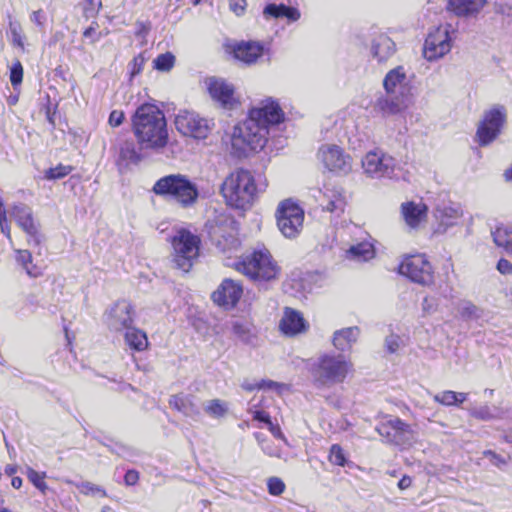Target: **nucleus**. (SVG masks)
<instances>
[{
  "instance_id": "1",
  "label": "nucleus",
  "mask_w": 512,
  "mask_h": 512,
  "mask_svg": "<svg viewBox=\"0 0 512 512\" xmlns=\"http://www.w3.org/2000/svg\"><path fill=\"white\" fill-rule=\"evenodd\" d=\"M284 112L273 98H266L253 107L248 118L236 125L231 135V147L238 157L250 151H259L267 142L269 126L281 123Z\"/></svg>"
},
{
  "instance_id": "2",
  "label": "nucleus",
  "mask_w": 512,
  "mask_h": 512,
  "mask_svg": "<svg viewBox=\"0 0 512 512\" xmlns=\"http://www.w3.org/2000/svg\"><path fill=\"white\" fill-rule=\"evenodd\" d=\"M133 131L142 148L159 150L168 142L167 123L163 112L153 104L139 106L133 116Z\"/></svg>"
},
{
  "instance_id": "3",
  "label": "nucleus",
  "mask_w": 512,
  "mask_h": 512,
  "mask_svg": "<svg viewBox=\"0 0 512 512\" xmlns=\"http://www.w3.org/2000/svg\"><path fill=\"white\" fill-rule=\"evenodd\" d=\"M257 187L252 174L243 169L229 174L221 186V194L226 203L234 208L249 207L256 196Z\"/></svg>"
},
{
  "instance_id": "4",
  "label": "nucleus",
  "mask_w": 512,
  "mask_h": 512,
  "mask_svg": "<svg viewBox=\"0 0 512 512\" xmlns=\"http://www.w3.org/2000/svg\"><path fill=\"white\" fill-rule=\"evenodd\" d=\"M153 192L175 201L183 208L193 206L199 197L196 184L182 174H170L160 178L154 184Z\"/></svg>"
},
{
  "instance_id": "5",
  "label": "nucleus",
  "mask_w": 512,
  "mask_h": 512,
  "mask_svg": "<svg viewBox=\"0 0 512 512\" xmlns=\"http://www.w3.org/2000/svg\"><path fill=\"white\" fill-rule=\"evenodd\" d=\"M226 265L254 281H270L276 279L280 273V267L265 248L254 250L240 260Z\"/></svg>"
},
{
  "instance_id": "6",
  "label": "nucleus",
  "mask_w": 512,
  "mask_h": 512,
  "mask_svg": "<svg viewBox=\"0 0 512 512\" xmlns=\"http://www.w3.org/2000/svg\"><path fill=\"white\" fill-rule=\"evenodd\" d=\"M352 364L343 355L322 354L310 366V372L321 386L342 383L347 377Z\"/></svg>"
},
{
  "instance_id": "7",
  "label": "nucleus",
  "mask_w": 512,
  "mask_h": 512,
  "mask_svg": "<svg viewBox=\"0 0 512 512\" xmlns=\"http://www.w3.org/2000/svg\"><path fill=\"white\" fill-rule=\"evenodd\" d=\"M206 229L211 240L223 252L238 248L240 242L237 238V223L229 214L216 212L208 219Z\"/></svg>"
},
{
  "instance_id": "8",
  "label": "nucleus",
  "mask_w": 512,
  "mask_h": 512,
  "mask_svg": "<svg viewBox=\"0 0 512 512\" xmlns=\"http://www.w3.org/2000/svg\"><path fill=\"white\" fill-rule=\"evenodd\" d=\"M200 239L188 230L180 229L172 237L173 261L184 272H188L199 254Z\"/></svg>"
},
{
  "instance_id": "9",
  "label": "nucleus",
  "mask_w": 512,
  "mask_h": 512,
  "mask_svg": "<svg viewBox=\"0 0 512 512\" xmlns=\"http://www.w3.org/2000/svg\"><path fill=\"white\" fill-rule=\"evenodd\" d=\"M275 217L277 227L286 238H295L303 228L304 210L292 199L279 203Z\"/></svg>"
},
{
  "instance_id": "10",
  "label": "nucleus",
  "mask_w": 512,
  "mask_h": 512,
  "mask_svg": "<svg viewBox=\"0 0 512 512\" xmlns=\"http://www.w3.org/2000/svg\"><path fill=\"white\" fill-rule=\"evenodd\" d=\"M455 30L450 24H441L430 30L428 33L424 48L423 55L428 61H436L446 54L452 48V36Z\"/></svg>"
},
{
  "instance_id": "11",
  "label": "nucleus",
  "mask_w": 512,
  "mask_h": 512,
  "mask_svg": "<svg viewBox=\"0 0 512 512\" xmlns=\"http://www.w3.org/2000/svg\"><path fill=\"white\" fill-rule=\"evenodd\" d=\"M175 126L182 135L203 140L211 133L214 122L200 116L197 112L180 110L175 117Z\"/></svg>"
},
{
  "instance_id": "12",
  "label": "nucleus",
  "mask_w": 512,
  "mask_h": 512,
  "mask_svg": "<svg viewBox=\"0 0 512 512\" xmlns=\"http://www.w3.org/2000/svg\"><path fill=\"white\" fill-rule=\"evenodd\" d=\"M362 167L365 174L372 178H397L399 167L392 156L380 150L370 151L362 159Z\"/></svg>"
},
{
  "instance_id": "13",
  "label": "nucleus",
  "mask_w": 512,
  "mask_h": 512,
  "mask_svg": "<svg viewBox=\"0 0 512 512\" xmlns=\"http://www.w3.org/2000/svg\"><path fill=\"white\" fill-rule=\"evenodd\" d=\"M376 430L388 443L402 448H409L417 441V433L399 418L381 422Z\"/></svg>"
},
{
  "instance_id": "14",
  "label": "nucleus",
  "mask_w": 512,
  "mask_h": 512,
  "mask_svg": "<svg viewBox=\"0 0 512 512\" xmlns=\"http://www.w3.org/2000/svg\"><path fill=\"white\" fill-rule=\"evenodd\" d=\"M317 159L330 172L346 175L352 170V158L342 147L325 143L317 151Z\"/></svg>"
},
{
  "instance_id": "15",
  "label": "nucleus",
  "mask_w": 512,
  "mask_h": 512,
  "mask_svg": "<svg viewBox=\"0 0 512 512\" xmlns=\"http://www.w3.org/2000/svg\"><path fill=\"white\" fill-rule=\"evenodd\" d=\"M399 273L420 285L433 283V269L424 254L404 257L399 265Z\"/></svg>"
},
{
  "instance_id": "16",
  "label": "nucleus",
  "mask_w": 512,
  "mask_h": 512,
  "mask_svg": "<svg viewBox=\"0 0 512 512\" xmlns=\"http://www.w3.org/2000/svg\"><path fill=\"white\" fill-rule=\"evenodd\" d=\"M505 119L506 111L504 107L497 106L486 112L477 130L479 143L486 145L492 142L499 134Z\"/></svg>"
},
{
  "instance_id": "17",
  "label": "nucleus",
  "mask_w": 512,
  "mask_h": 512,
  "mask_svg": "<svg viewBox=\"0 0 512 512\" xmlns=\"http://www.w3.org/2000/svg\"><path fill=\"white\" fill-rule=\"evenodd\" d=\"M133 314L132 305L126 300H120L106 311L105 321L111 330L122 331L132 326Z\"/></svg>"
},
{
  "instance_id": "18",
  "label": "nucleus",
  "mask_w": 512,
  "mask_h": 512,
  "mask_svg": "<svg viewBox=\"0 0 512 512\" xmlns=\"http://www.w3.org/2000/svg\"><path fill=\"white\" fill-rule=\"evenodd\" d=\"M10 215L18 226L30 237L28 243L39 246L42 242V237L34 221L31 208L25 204H17L12 207Z\"/></svg>"
},
{
  "instance_id": "19",
  "label": "nucleus",
  "mask_w": 512,
  "mask_h": 512,
  "mask_svg": "<svg viewBox=\"0 0 512 512\" xmlns=\"http://www.w3.org/2000/svg\"><path fill=\"white\" fill-rule=\"evenodd\" d=\"M413 105V96L386 93L377 98L374 108L384 117L402 114Z\"/></svg>"
},
{
  "instance_id": "20",
  "label": "nucleus",
  "mask_w": 512,
  "mask_h": 512,
  "mask_svg": "<svg viewBox=\"0 0 512 512\" xmlns=\"http://www.w3.org/2000/svg\"><path fill=\"white\" fill-rule=\"evenodd\" d=\"M383 87L386 93L413 96L411 93L412 87L402 66H398L386 74Z\"/></svg>"
},
{
  "instance_id": "21",
  "label": "nucleus",
  "mask_w": 512,
  "mask_h": 512,
  "mask_svg": "<svg viewBox=\"0 0 512 512\" xmlns=\"http://www.w3.org/2000/svg\"><path fill=\"white\" fill-rule=\"evenodd\" d=\"M279 329L286 336H296L306 332L308 323L301 312L286 307L279 321Z\"/></svg>"
},
{
  "instance_id": "22",
  "label": "nucleus",
  "mask_w": 512,
  "mask_h": 512,
  "mask_svg": "<svg viewBox=\"0 0 512 512\" xmlns=\"http://www.w3.org/2000/svg\"><path fill=\"white\" fill-rule=\"evenodd\" d=\"M243 294L240 283L225 279L212 295L214 302L225 307H234Z\"/></svg>"
},
{
  "instance_id": "23",
  "label": "nucleus",
  "mask_w": 512,
  "mask_h": 512,
  "mask_svg": "<svg viewBox=\"0 0 512 512\" xmlns=\"http://www.w3.org/2000/svg\"><path fill=\"white\" fill-rule=\"evenodd\" d=\"M210 96L225 108H232L236 103L234 87L223 79L210 78L207 80Z\"/></svg>"
},
{
  "instance_id": "24",
  "label": "nucleus",
  "mask_w": 512,
  "mask_h": 512,
  "mask_svg": "<svg viewBox=\"0 0 512 512\" xmlns=\"http://www.w3.org/2000/svg\"><path fill=\"white\" fill-rule=\"evenodd\" d=\"M346 203V196L342 188L336 186L324 187L320 199L323 210L339 216L344 212Z\"/></svg>"
},
{
  "instance_id": "25",
  "label": "nucleus",
  "mask_w": 512,
  "mask_h": 512,
  "mask_svg": "<svg viewBox=\"0 0 512 512\" xmlns=\"http://www.w3.org/2000/svg\"><path fill=\"white\" fill-rule=\"evenodd\" d=\"M428 207L422 201H407L401 204V215L411 229H418L427 220Z\"/></svg>"
},
{
  "instance_id": "26",
  "label": "nucleus",
  "mask_w": 512,
  "mask_h": 512,
  "mask_svg": "<svg viewBox=\"0 0 512 512\" xmlns=\"http://www.w3.org/2000/svg\"><path fill=\"white\" fill-rule=\"evenodd\" d=\"M434 216L437 220L434 232L444 234L450 227L458 224V221L463 216V211L459 205H446L438 207Z\"/></svg>"
},
{
  "instance_id": "27",
  "label": "nucleus",
  "mask_w": 512,
  "mask_h": 512,
  "mask_svg": "<svg viewBox=\"0 0 512 512\" xmlns=\"http://www.w3.org/2000/svg\"><path fill=\"white\" fill-rule=\"evenodd\" d=\"M371 54L379 63L386 62L396 51L394 41L384 33H376L371 40Z\"/></svg>"
},
{
  "instance_id": "28",
  "label": "nucleus",
  "mask_w": 512,
  "mask_h": 512,
  "mask_svg": "<svg viewBox=\"0 0 512 512\" xmlns=\"http://www.w3.org/2000/svg\"><path fill=\"white\" fill-rule=\"evenodd\" d=\"M233 53L236 59L253 64L265 53V47L260 42L243 41L235 45Z\"/></svg>"
},
{
  "instance_id": "29",
  "label": "nucleus",
  "mask_w": 512,
  "mask_h": 512,
  "mask_svg": "<svg viewBox=\"0 0 512 512\" xmlns=\"http://www.w3.org/2000/svg\"><path fill=\"white\" fill-rule=\"evenodd\" d=\"M487 4V0H448L447 9L457 16H476Z\"/></svg>"
},
{
  "instance_id": "30",
  "label": "nucleus",
  "mask_w": 512,
  "mask_h": 512,
  "mask_svg": "<svg viewBox=\"0 0 512 512\" xmlns=\"http://www.w3.org/2000/svg\"><path fill=\"white\" fill-rule=\"evenodd\" d=\"M169 404L187 417L195 418L200 415V409L191 395H173L169 400Z\"/></svg>"
},
{
  "instance_id": "31",
  "label": "nucleus",
  "mask_w": 512,
  "mask_h": 512,
  "mask_svg": "<svg viewBox=\"0 0 512 512\" xmlns=\"http://www.w3.org/2000/svg\"><path fill=\"white\" fill-rule=\"evenodd\" d=\"M374 256L375 249L369 241H362L351 245L345 251V258L355 262H366L373 259Z\"/></svg>"
},
{
  "instance_id": "32",
  "label": "nucleus",
  "mask_w": 512,
  "mask_h": 512,
  "mask_svg": "<svg viewBox=\"0 0 512 512\" xmlns=\"http://www.w3.org/2000/svg\"><path fill=\"white\" fill-rule=\"evenodd\" d=\"M360 334L358 327H348L338 330L333 336V345L340 351H346L357 341Z\"/></svg>"
},
{
  "instance_id": "33",
  "label": "nucleus",
  "mask_w": 512,
  "mask_h": 512,
  "mask_svg": "<svg viewBox=\"0 0 512 512\" xmlns=\"http://www.w3.org/2000/svg\"><path fill=\"white\" fill-rule=\"evenodd\" d=\"M15 254V260L17 264L21 266V268L29 277L38 278L42 276V268L34 263L33 256L29 250L16 249Z\"/></svg>"
},
{
  "instance_id": "34",
  "label": "nucleus",
  "mask_w": 512,
  "mask_h": 512,
  "mask_svg": "<svg viewBox=\"0 0 512 512\" xmlns=\"http://www.w3.org/2000/svg\"><path fill=\"white\" fill-rule=\"evenodd\" d=\"M263 15L266 19L285 17L291 22L297 21L301 16L298 9L284 4H268L263 10Z\"/></svg>"
},
{
  "instance_id": "35",
  "label": "nucleus",
  "mask_w": 512,
  "mask_h": 512,
  "mask_svg": "<svg viewBox=\"0 0 512 512\" xmlns=\"http://www.w3.org/2000/svg\"><path fill=\"white\" fill-rule=\"evenodd\" d=\"M124 339L126 345L133 351L142 352L149 346L146 333L133 326L126 329Z\"/></svg>"
},
{
  "instance_id": "36",
  "label": "nucleus",
  "mask_w": 512,
  "mask_h": 512,
  "mask_svg": "<svg viewBox=\"0 0 512 512\" xmlns=\"http://www.w3.org/2000/svg\"><path fill=\"white\" fill-rule=\"evenodd\" d=\"M141 160L140 154L137 152L135 144L132 141L124 142L119 151V163L137 164Z\"/></svg>"
},
{
  "instance_id": "37",
  "label": "nucleus",
  "mask_w": 512,
  "mask_h": 512,
  "mask_svg": "<svg viewBox=\"0 0 512 512\" xmlns=\"http://www.w3.org/2000/svg\"><path fill=\"white\" fill-rule=\"evenodd\" d=\"M231 329L234 335L244 343H250L253 338L252 325L248 321L234 320L231 323Z\"/></svg>"
},
{
  "instance_id": "38",
  "label": "nucleus",
  "mask_w": 512,
  "mask_h": 512,
  "mask_svg": "<svg viewBox=\"0 0 512 512\" xmlns=\"http://www.w3.org/2000/svg\"><path fill=\"white\" fill-rule=\"evenodd\" d=\"M494 243L506 252L512 253V231L506 227H498L492 232Z\"/></svg>"
},
{
  "instance_id": "39",
  "label": "nucleus",
  "mask_w": 512,
  "mask_h": 512,
  "mask_svg": "<svg viewBox=\"0 0 512 512\" xmlns=\"http://www.w3.org/2000/svg\"><path fill=\"white\" fill-rule=\"evenodd\" d=\"M433 398L437 403L445 406H452L463 403L467 398V394L448 390L437 393Z\"/></svg>"
},
{
  "instance_id": "40",
  "label": "nucleus",
  "mask_w": 512,
  "mask_h": 512,
  "mask_svg": "<svg viewBox=\"0 0 512 512\" xmlns=\"http://www.w3.org/2000/svg\"><path fill=\"white\" fill-rule=\"evenodd\" d=\"M65 482L67 484H72L74 485L81 493L85 494V495H93V496H100V497H106L107 494H106V491L98 486V485H95L91 482H80V483H75L71 480H65Z\"/></svg>"
},
{
  "instance_id": "41",
  "label": "nucleus",
  "mask_w": 512,
  "mask_h": 512,
  "mask_svg": "<svg viewBox=\"0 0 512 512\" xmlns=\"http://www.w3.org/2000/svg\"><path fill=\"white\" fill-rule=\"evenodd\" d=\"M205 412L215 418L224 416L228 411L227 404L219 399L209 400L204 404Z\"/></svg>"
},
{
  "instance_id": "42",
  "label": "nucleus",
  "mask_w": 512,
  "mask_h": 512,
  "mask_svg": "<svg viewBox=\"0 0 512 512\" xmlns=\"http://www.w3.org/2000/svg\"><path fill=\"white\" fill-rule=\"evenodd\" d=\"M459 311L465 320H477L483 316V310L471 302L462 303Z\"/></svg>"
},
{
  "instance_id": "43",
  "label": "nucleus",
  "mask_w": 512,
  "mask_h": 512,
  "mask_svg": "<svg viewBox=\"0 0 512 512\" xmlns=\"http://www.w3.org/2000/svg\"><path fill=\"white\" fill-rule=\"evenodd\" d=\"M175 62V57L171 53H164L160 54L155 60H154V68L159 71H169L173 66Z\"/></svg>"
},
{
  "instance_id": "44",
  "label": "nucleus",
  "mask_w": 512,
  "mask_h": 512,
  "mask_svg": "<svg viewBox=\"0 0 512 512\" xmlns=\"http://www.w3.org/2000/svg\"><path fill=\"white\" fill-rule=\"evenodd\" d=\"M45 476L46 474L44 472L40 473L32 468H27V478L42 493H45L48 488L44 481Z\"/></svg>"
},
{
  "instance_id": "45",
  "label": "nucleus",
  "mask_w": 512,
  "mask_h": 512,
  "mask_svg": "<svg viewBox=\"0 0 512 512\" xmlns=\"http://www.w3.org/2000/svg\"><path fill=\"white\" fill-rule=\"evenodd\" d=\"M98 29V23L92 22L91 25L84 30L83 37L88 39L90 44H95L103 37V32L99 31Z\"/></svg>"
},
{
  "instance_id": "46",
  "label": "nucleus",
  "mask_w": 512,
  "mask_h": 512,
  "mask_svg": "<svg viewBox=\"0 0 512 512\" xmlns=\"http://www.w3.org/2000/svg\"><path fill=\"white\" fill-rule=\"evenodd\" d=\"M147 59L148 58L145 56V53H140L133 58L129 64L131 77H134L142 72Z\"/></svg>"
},
{
  "instance_id": "47",
  "label": "nucleus",
  "mask_w": 512,
  "mask_h": 512,
  "mask_svg": "<svg viewBox=\"0 0 512 512\" xmlns=\"http://www.w3.org/2000/svg\"><path fill=\"white\" fill-rule=\"evenodd\" d=\"M257 439L259 441V444L261 445L262 451L266 455H268L270 457H277V458L282 457L281 449L278 446H276L273 442L261 440L258 435H257Z\"/></svg>"
},
{
  "instance_id": "48",
  "label": "nucleus",
  "mask_w": 512,
  "mask_h": 512,
  "mask_svg": "<svg viewBox=\"0 0 512 512\" xmlns=\"http://www.w3.org/2000/svg\"><path fill=\"white\" fill-rule=\"evenodd\" d=\"M72 171L70 166L58 165L55 168H50L46 171L45 177L50 180L61 179L67 176Z\"/></svg>"
},
{
  "instance_id": "49",
  "label": "nucleus",
  "mask_w": 512,
  "mask_h": 512,
  "mask_svg": "<svg viewBox=\"0 0 512 512\" xmlns=\"http://www.w3.org/2000/svg\"><path fill=\"white\" fill-rule=\"evenodd\" d=\"M268 492L273 496L281 495L285 490V483L278 477H270L267 480Z\"/></svg>"
},
{
  "instance_id": "50",
  "label": "nucleus",
  "mask_w": 512,
  "mask_h": 512,
  "mask_svg": "<svg viewBox=\"0 0 512 512\" xmlns=\"http://www.w3.org/2000/svg\"><path fill=\"white\" fill-rule=\"evenodd\" d=\"M23 79V67L19 60H16L10 68V81L13 87L21 84Z\"/></svg>"
},
{
  "instance_id": "51",
  "label": "nucleus",
  "mask_w": 512,
  "mask_h": 512,
  "mask_svg": "<svg viewBox=\"0 0 512 512\" xmlns=\"http://www.w3.org/2000/svg\"><path fill=\"white\" fill-rule=\"evenodd\" d=\"M329 460L331 463L338 465V466L345 465L346 459L344 456V452L339 445L334 444L331 446Z\"/></svg>"
},
{
  "instance_id": "52",
  "label": "nucleus",
  "mask_w": 512,
  "mask_h": 512,
  "mask_svg": "<svg viewBox=\"0 0 512 512\" xmlns=\"http://www.w3.org/2000/svg\"><path fill=\"white\" fill-rule=\"evenodd\" d=\"M402 345V339L398 335L391 334L385 339V346L390 353H395Z\"/></svg>"
},
{
  "instance_id": "53",
  "label": "nucleus",
  "mask_w": 512,
  "mask_h": 512,
  "mask_svg": "<svg viewBox=\"0 0 512 512\" xmlns=\"http://www.w3.org/2000/svg\"><path fill=\"white\" fill-rule=\"evenodd\" d=\"M495 9H496V12L510 17V16H512V1L511 0H497L495 2Z\"/></svg>"
},
{
  "instance_id": "54",
  "label": "nucleus",
  "mask_w": 512,
  "mask_h": 512,
  "mask_svg": "<svg viewBox=\"0 0 512 512\" xmlns=\"http://www.w3.org/2000/svg\"><path fill=\"white\" fill-rule=\"evenodd\" d=\"M0 228L3 234L11 240V231H10V225L7 221L6 211L3 208L2 202H0Z\"/></svg>"
},
{
  "instance_id": "55",
  "label": "nucleus",
  "mask_w": 512,
  "mask_h": 512,
  "mask_svg": "<svg viewBox=\"0 0 512 512\" xmlns=\"http://www.w3.org/2000/svg\"><path fill=\"white\" fill-rule=\"evenodd\" d=\"M84 11L85 15L87 17L93 16L96 14L100 7H101V1L98 0H84Z\"/></svg>"
},
{
  "instance_id": "56",
  "label": "nucleus",
  "mask_w": 512,
  "mask_h": 512,
  "mask_svg": "<svg viewBox=\"0 0 512 512\" xmlns=\"http://www.w3.org/2000/svg\"><path fill=\"white\" fill-rule=\"evenodd\" d=\"M124 118L125 115L123 111L113 110L109 115L108 123L111 127H118L123 123Z\"/></svg>"
},
{
  "instance_id": "57",
  "label": "nucleus",
  "mask_w": 512,
  "mask_h": 512,
  "mask_svg": "<svg viewBox=\"0 0 512 512\" xmlns=\"http://www.w3.org/2000/svg\"><path fill=\"white\" fill-rule=\"evenodd\" d=\"M10 31L12 34V41H13L14 45H17L18 47L23 48L24 43H23V37L20 32V26L11 23Z\"/></svg>"
},
{
  "instance_id": "58",
  "label": "nucleus",
  "mask_w": 512,
  "mask_h": 512,
  "mask_svg": "<svg viewBox=\"0 0 512 512\" xmlns=\"http://www.w3.org/2000/svg\"><path fill=\"white\" fill-rule=\"evenodd\" d=\"M246 0H229V7L236 15H242L246 9Z\"/></svg>"
},
{
  "instance_id": "59",
  "label": "nucleus",
  "mask_w": 512,
  "mask_h": 512,
  "mask_svg": "<svg viewBox=\"0 0 512 512\" xmlns=\"http://www.w3.org/2000/svg\"><path fill=\"white\" fill-rule=\"evenodd\" d=\"M30 20L40 28H43L44 23L46 21V15L43 10L39 9L37 11L32 12V14L30 15Z\"/></svg>"
},
{
  "instance_id": "60",
  "label": "nucleus",
  "mask_w": 512,
  "mask_h": 512,
  "mask_svg": "<svg viewBox=\"0 0 512 512\" xmlns=\"http://www.w3.org/2000/svg\"><path fill=\"white\" fill-rule=\"evenodd\" d=\"M484 456L489 458L491 463L497 467H501L506 464V461L501 456L491 450L485 451Z\"/></svg>"
},
{
  "instance_id": "61",
  "label": "nucleus",
  "mask_w": 512,
  "mask_h": 512,
  "mask_svg": "<svg viewBox=\"0 0 512 512\" xmlns=\"http://www.w3.org/2000/svg\"><path fill=\"white\" fill-rule=\"evenodd\" d=\"M497 269L501 274H512V263L506 259H500L497 264Z\"/></svg>"
},
{
  "instance_id": "62",
  "label": "nucleus",
  "mask_w": 512,
  "mask_h": 512,
  "mask_svg": "<svg viewBox=\"0 0 512 512\" xmlns=\"http://www.w3.org/2000/svg\"><path fill=\"white\" fill-rule=\"evenodd\" d=\"M251 412L253 414V419L265 423L267 426L269 425V422L271 421V418L268 413L262 410H252Z\"/></svg>"
},
{
  "instance_id": "63",
  "label": "nucleus",
  "mask_w": 512,
  "mask_h": 512,
  "mask_svg": "<svg viewBox=\"0 0 512 512\" xmlns=\"http://www.w3.org/2000/svg\"><path fill=\"white\" fill-rule=\"evenodd\" d=\"M278 387H280V385L272 380H261L257 382V389L271 390L276 389Z\"/></svg>"
},
{
  "instance_id": "64",
  "label": "nucleus",
  "mask_w": 512,
  "mask_h": 512,
  "mask_svg": "<svg viewBox=\"0 0 512 512\" xmlns=\"http://www.w3.org/2000/svg\"><path fill=\"white\" fill-rule=\"evenodd\" d=\"M139 479L138 472L129 470L126 472L124 480L127 485H135Z\"/></svg>"
}]
</instances>
